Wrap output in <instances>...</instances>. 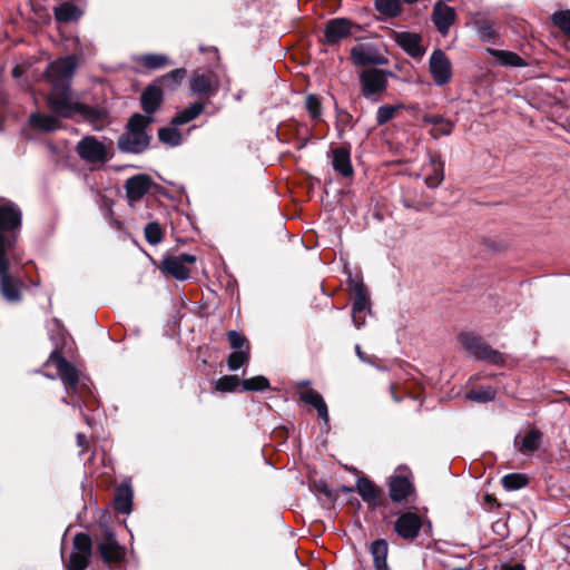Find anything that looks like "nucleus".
Returning a JSON list of instances; mask_svg holds the SVG:
<instances>
[{"mask_svg":"<svg viewBox=\"0 0 570 570\" xmlns=\"http://www.w3.org/2000/svg\"><path fill=\"white\" fill-rule=\"evenodd\" d=\"M154 117L134 114L126 126L125 131L118 138V148L124 153L141 154L150 144V136L147 132Z\"/></svg>","mask_w":570,"mask_h":570,"instance_id":"nucleus-2","label":"nucleus"},{"mask_svg":"<svg viewBox=\"0 0 570 570\" xmlns=\"http://www.w3.org/2000/svg\"><path fill=\"white\" fill-rule=\"evenodd\" d=\"M145 237L150 245H157L163 239V230L158 223H148L145 227Z\"/></svg>","mask_w":570,"mask_h":570,"instance_id":"nucleus-46","label":"nucleus"},{"mask_svg":"<svg viewBox=\"0 0 570 570\" xmlns=\"http://www.w3.org/2000/svg\"><path fill=\"white\" fill-rule=\"evenodd\" d=\"M299 400L311 405L317 412V416L323 425H328V409L323 396L313 389H306L299 393Z\"/></svg>","mask_w":570,"mask_h":570,"instance_id":"nucleus-22","label":"nucleus"},{"mask_svg":"<svg viewBox=\"0 0 570 570\" xmlns=\"http://www.w3.org/2000/svg\"><path fill=\"white\" fill-rule=\"evenodd\" d=\"M91 556L71 552L69 561L67 563L68 570H85L89 566V559Z\"/></svg>","mask_w":570,"mask_h":570,"instance_id":"nucleus-47","label":"nucleus"},{"mask_svg":"<svg viewBox=\"0 0 570 570\" xmlns=\"http://www.w3.org/2000/svg\"><path fill=\"white\" fill-rule=\"evenodd\" d=\"M269 389V381L263 376L257 375L242 381V391H265Z\"/></svg>","mask_w":570,"mask_h":570,"instance_id":"nucleus-43","label":"nucleus"},{"mask_svg":"<svg viewBox=\"0 0 570 570\" xmlns=\"http://www.w3.org/2000/svg\"><path fill=\"white\" fill-rule=\"evenodd\" d=\"M390 391H391V395H392V399L394 402H400L401 401V397H399L396 394H395V391H394V385H391L390 386Z\"/></svg>","mask_w":570,"mask_h":570,"instance_id":"nucleus-56","label":"nucleus"},{"mask_svg":"<svg viewBox=\"0 0 570 570\" xmlns=\"http://www.w3.org/2000/svg\"><path fill=\"white\" fill-rule=\"evenodd\" d=\"M430 72L438 86L448 83L452 77V66L441 49H435L429 60Z\"/></svg>","mask_w":570,"mask_h":570,"instance_id":"nucleus-13","label":"nucleus"},{"mask_svg":"<svg viewBox=\"0 0 570 570\" xmlns=\"http://www.w3.org/2000/svg\"><path fill=\"white\" fill-rule=\"evenodd\" d=\"M528 482V476L522 473H510L502 478V484L504 489L510 491L519 490L525 487Z\"/></svg>","mask_w":570,"mask_h":570,"instance_id":"nucleus-41","label":"nucleus"},{"mask_svg":"<svg viewBox=\"0 0 570 570\" xmlns=\"http://www.w3.org/2000/svg\"><path fill=\"white\" fill-rule=\"evenodd\" d=\"M29 122L33 128L45 131H55L60 127V121L55 116L40 112L32 114Z\"/></svg>","mask_w":570,"mask_h":570,"instance_id":"nucleus-32","label":"nucleus"},{"mask_svg":"<svg viewBox=\"0 0 570 570\" xmlns=\"http://www.w3.org/2000/svg\"><path fill=\"white\" fill-rule=\"evenodd\" d=\"M186 77V69L185 68H177L171 70L170 72L159 77L155 82H157L160 87L164 85L169 90H175L180 82Z\"/></svg>","mask_w":570,"mask_h":570,"instance_id":"nucleus-35","label":"nucleus"},{"mask_svg":"<svg viewBox=\"0 0 570 570\" xmlns=\"http://www.w3.org/2000/svg\"><path fill=\"white\" fill-rule=\"evenodd\" d=\"M73 552L91 556L92 539L87 533H77L73 538Z\"/></svg>","mask_w":570,"mask_h":570,"instance_id":"nucleus-42","label":"nucleus"},{"mask_svg":"<svg viewBox=\"0 0 570 570\" xmlns=\"http://www.w3.org/2000/svg\"><path fill=\"white\" fill-rule=\"evenodd\" d=\"M158 138L161 142L176 147L181 144V134L175 127H164L158 130Z\"/></svg>","mask_w":570,"mask_h":570,"instance_id":"nucleus-40","label":"nucleus"},{"mask_svg":"<svg viewBox=\"0 0 570 570\" xmlns=\"http://www.w3.org/2000/svg\"><path fill=\"white\" fill-rule=\"evenodd\" d=\"M365 316H366V313H363V314H358L356 316V318H352L356 328H360L365 324Z\"/></svg>","mask_w":570,"mask_h":570,"instance_id":"nucleus-54","label":"nucleus"},{"mask_svg":"<svg viewBox=\"0 0 570 570\" xmlns=\"http://www.w3.org/2000/svg\"><path fill=\"white\" fill-rule=\"evenodd\" d=\"M332 166L343 177L353 175V166L351 164V153L345 147L334 148L332 150Z\"/></svg>","mask_w":570,"mask_h":570,"instance_id":"nucleus-24","label":"nucleus"},{"mask_svg":"<svg viewBox=\"0 0 570 570\" xmlns=\"http://www.w3.org/2000/svg\"><path fill=\"white\" fill-rule=\"evenodd\" d=\"M452 570H465V569H463V568H455V569H452Z\"/></svg>","mask_w":570,"mask_h":570,"instance_id":"nucleus-61","label":"nucleus"},{"mask_svg":"<svg viewBox=\"0 0 570 570\" xmlns=\"http://www.w3.org/2000/svg\"><path fill=\"white\" fill-rule=\"evenodd\" d=\"M350 286L355 295L352 306V318H356L358 314L370 312V299L362 282L351 279Z\"/></svg>","mask_w":570,"mask_h":570,"instance_id":"nucleus-23","label":"nucleus"},{"mask_svg":"<svg viewBox=\"0 0 570 570\" xmlns=\"http://www.w3.org/2000/svg\"><path fill=\"white\" fill-rule=\"evenodd\" d=\"M552 22L562 31L570 35V10H563L553 13Z\"/></svg>","mask_w":570,"mask_h":570,"instance_id":"nucleus-50","label":"nucleus"},{"mask_svg":"<svg viewBox=\"0 0 570 570\" xmlns=\"http://www.w3.org/2000/svg\"><path fill=\"white\" fill-rule=\"evenodd\" d=\"M390 497L395 502L405 500L414 490L412 472L406 465H399L389 481Z\"/></svg>","mask_w":570,"mask_h":570,"instance_id":"nucleus-10","label":"nucleus"},{"mask_svg":"<svg viewBox=\"0 0 570 570\" xmlns=\"http://www.w3.org/2000/svg\"><path fill=\"white\" fill-rule=\"evenodd\" d=\"M394 75L391 71L366 68L358 73L361 96L371 102H379L387 91L389 77Z\"/></svg>","mask_w":570,"mask_h":570,"instance_id":"nucleus-5","label":"nucleus"},{"mask_svg":"<svg viewBox=\"0 0 570 570\" xmlns=\"http://www.w3.org/2000/svg\"><path fill=\"white\" fill-rule=\"evenodd\" d=\"M190 96L199 99H209L217 95L220 88V80L213 71L196 70L188 81Z\"/></svg>","mask_w":570,"mask_h":570,"instance_id":"nucleus-7","label":"nucleus"},{"mask_svg":"<svg viewBox=\"0 0 570 570\" xmlns=\"http://www.w3.org/2000/svg\"><path fill=\"white\" fill-rule=\"evenodd\" d=\"M205 109V105L200 101L193 102L189 107L179 110L171 119L173 126H183L196 119Z\"/></svg>","mask_w":570,"mask_h":570,"instance_id":"nucleus-27","label":"nucleus"},{"mask_svg":"<svg viewBox=\"0 0 570 570\" xmlns=\"http://www.w3.org/2000/svg\"><path fill=\"white\" fill-rule=\"evenodd\" d=\"M308 384H309V382H308V381H302V382H299V384H298V385H299V386H307Z\"/></svg>","mask_w":570,"mask_h":570,"instance_id":"nucleus-58","label":"nucleus"},{"mask_svg":"<svg viewBox=\"0 0 570 570\" xmlns=\"http://www.w3.org/2000/svg\"><path fill=\"white\" fill-rule=\"evenodd\" d=\"M197 257L193 254H180L165 257L159 266L164 274L173 276L177 281H186L190 277L189 265L195 264Z\"/></svg>","mask_w":570,"mask_h":570,"instance_id":"nucleus-9","label":"nucleus"},{"mask_svg":"<svg viewBox=\"0 0 570 570\" xmlns=\"http://www.w3.org/2000/svg\"><path fill=\"white\" fill-rule=\"evenodd\" d=\"M351 58L356 66L383 65L386 62L376 47L370 43L355 46L351 51Z\"/></svg>","mask_w":570,"mask_h":570,"instance_id":"nucleus-15","label":"nucleus"},{"mask_svg":"<svg viewBox=\"0 0 570 570\" xmlns=\"http://www.w3.org/2000/svg\"><path fill=\"white\" fill-rule=\"evenodd\" d=\"M98 550L106 563L119 562L126 554L125 548L119 544L116 538L110 542L101 543Z\"/></svg>","mask_w":570,"mask_h":570,"instance_id":"nucleus-26","label":"nucleus"},{"mask_svg":"<svg viewBox=\"0 0 570 570\" xmlns=\"http://www.w3.org/2000/svg\"><path fill=\"white\" fill-rule=\"evenodd\" d=\"M23 72H24L23 67H22V66H20V65H17V66H14V67H13V69H12V77H13L14 79L19 80V79L22 77Z\"/></svg>","mask_w":570,"mask_h":570,"instance_id":"nucleus-55","label":"nucleus"},{"mask_svg":"<svg viewBox=\"0 0 570 570\" xmlns=\"http://www.w3.org/2000/svg\"><path fill=\"white\" fill-rule=\"evenodd\" d=\"M371 554L373 557L374 567L376 570H389L387 558V543L385 540L380 539L371 543Z\"/></svg>","mask_w":570,"mask_h":570,"instance_id":"nucleus-31","label":"nucleus"},{"mask_svg":"<svg viewBox=\"0 0 570 570\" xmlns=\"http://www.w3.org/2000/svg\"><path fill=\"white\" fill-rule=\"evenodd\" d=\"M404 106L402 104L399 105H383L379 107L376 111L375 121L377 126H383L393 119L396 112L403 109Z\"/></svg>","mask_w":570,"mask_h":570,"instance_id":"nucleus-38","label":"nucleus"},{"mask_svg":"<svg viewBox=\"0 0 570 570\" xmlns=\"http://www.w3.org/2000/svg\"><path fill=\"white\" fill-rule=\"evenodd\" d=\"M424 183L429 188H436L444 179V163L438 155H430L429 163L424 165Z\"/></svg>","mask_w":570,"mask_h":570,"instance_id":"nucleus-21","label":"nucleus"},{"mask_svg":"<svg viewBox=\"0 0 570 570\" xmlns=\"http://www.w3.org/2000/svg\"><path fill=\"white\" fill-rule=\"evenodd\" d=\"M495 390L491 385L481 386L478 390H471L466 392L465 396L468 400L478 403H488L494 400Z\"/></svg>","mask_w":570,"mask_h":570,"instance_id":"nucleus-36","label":"nucleus"},{"mask_svg":"<svg viewBox=\"0 0 570 570\" xmlns=\"http://www.w3.org/2000/svg\"><path fill=\"white\" fill-rule=\"evenodd\" d=\"M22 213L17 204L0 197V234L17 240V233L21 228Z\"/></svg>","mask_w":570,"mask_h":570,"instance_id":"nucleus-8","label":"nucleus"},{"mask_svg":"<svg viewBox=\"0 0 570 570\" xmlns=\"http://www.w3.org/2000/svg\"><path fill=\"white\" fill-rule=\"evenodd\" d=\"M78 156L89 164L106 163L108 160L107 148L94 136H86L76 146Z\"/></svg>","mask_w":570,"mask_h":570,"instance_id":"nucleus-11","label":"nucleus"},{"mask_svg":"<svg viewBox=\"0 0 570 570\" xmlns=\"http://www.w3.org/2000/svg\"><path fill=\"white\" fill-rule=\"evenodd\" d=\"M153 180L148 175H135L126 180L125 189L130 205L142 199V197L150 190Z\"/></svg>","mask_w":570,"mask_h":570,"instance_id":"nucleus-17","label":"nucleus"},{"mask_svg":"<svg viewBox=\"0 0 570 570\" xmlns=\"http://www.w3.org/2000/svg\"><path fill=\"white\" fill-rule=\"evenodd\" d=\"M423 121L433 126L431 136L434 139H439L443 136H450L454 127V124L450 119H446L441 115L424 116Z\"/></svg>","mask_w":570,"mask_h":570,"instance_id":"nucleus-25","label":"nucleus"},{"mask_svg":"<svg viewBox=\"0 0 570 570\" xmlns=\"http://www.w3.org/2000/svg\"><path fill=\"white\" fill-rule=\"evenodd\" d=\"M250 357V348H245V351H234L227 357V366L228 370L235 372L239 370L243 365L248 363Z\"/></svg>","mask_w":570,"mask_h":570,"instance_id":"nucleus-39","label":"nucleus"},{"mask_svg":"<svg viewBox=\"0 0 570 570\" xmlns=\"http://www.w3.org/2000/svg\"><path fill=\"white\" fill-rule=\"evenodd\" d=\"M374 8L385 18H396L402 13V0H374Z\"/></svg>","mask_w":570,"mask_h":570,"instance_id":"nucleus-34","label":"nucleus"},{"mask_svg":"<svg viewBox=\"0 0 570 570\" xmlns=\"http://www.w3.org/2000/svg\"><path fill=\"white\" fill-rule=\"evenodd\" d=\"M546 440L541 430H519L514 436V448L522 455H532L542 450Z\"/></svg>","mask_w":570,"mask_h":570,"instance_id":"nucleus-12","label":"nucleus"},{"mask_svg":"<svg viewBox=\"0 0 570 570\" xmlns=\"http://www.w3.org/2000/svg\"><path fill=\"white\" fill-rule=\"evenodd\" d=\"M239 386L242 382L237 375H224L215 382V389L219 392H234Z\"/></svg>","mask_w":570,"mask_h":570,"instance_id":"nucleus-44","label":"nucleus"},{"mask_svg":"<svg viewBox=\"0 0 570 570\" xmlns=\"http://www.w3.org/2000/svg\"><path fill=\"white\" fill-rule=\"evenodd\" d=\"M163 89L157 82H153L146 87L140 97V105L142 110L151 116L155 114L163 102Z\"/></svg>","mask_w":570,"mask_h":570,"instance_id":"nucleus-20","label":"nucleus"},{"mask_svg":"<svg viewBox=\"0 0 570 570\" xmlns=\"http://www.w3.org/2000/svg\"><path fill=\"white\" fill-rule=\"evenodd\" d=\"M132 505V491L128 485H122L117 489L115 497V509L124 514L131 512Z\"/></svg>","mask_w":570,"mask_h":570,"instance_id":"nucleus-33","label":"nucleus"},{"mask_svg":"<svg viewBox=\"0 0 570 570\" xmlns=\"http://www.w3.org/2000/svg\"><path fill=\"white\" fill-rule=\"evenodd\" d=\"M352 22L346 18H335L326 22L324 37L326 45H336L351 35Z\"/></svg>","mask_w":570,"mask_h":570,"instance_id":"nucleus-18","label":"nucleus"},{"mask_svg":"<svg viewBox=\"0 0 570 570\" xmlns=\"http://www.w3.org/2000/svg\"><path fill=\"white\" fill-rule=\"evenodd\" d=\"M355 352H356L357 357H358L362 362L373 365V363H372V361L370 360V357H368L364 352H362V350H361L360 345H355Z\"/></svg>","mask_w":570,"mask_h":570,"instance_id":"nucleus-52","label":"nucleus"},{"mask_svg":"<svg viewBox=\"0 0 570 570\" xmlns=\"http://www.w3.org/2000/svg\"><path fill=\"white\" fill-rule=\"evenodd\" d=\"M227 338L229 346L234 351H245V348H249V343L246 337L237 331H229L227 333Z\"/></svg>","mask_w":570,"mask_h":570,"instance_id":"nucleus-48","label":"nucleus"},{"mask_svg":"<svg viewBox=\"0 0 570 570\" xmlns=\"http://www.w3.org/2000/svg\"><path fill=\"white\" fill-rule=\"evenodd\" d=\"M305 107L309 116L314 120H318L322 116V105L317 96L308 95L305 99Z\"/></svg>","mask_w":570,"mask_h":570,"instance_id":"nucleus-49","label":"nucleus"},{"mask_svg":"<svg viewBox=\"0 0 570 570\" xmlns=\"http://www.w3.org/2000/svg\"><path fill=\"white\" fill-rule=\"evenodd\" d=\"M481 28L483 29V26H482ZM484 28H485V29H490V28H491V26H490L489 23H484Z\"/></svg>","mask_w":570,"mask_h":570,"instance_id":"nucleus-59","label":"nucleus"},{"mask_svg":"<svg viewBox=\"0 0 570 570\" xmlns=\"http://www.w3.org/2000/svg\"><path fill=\"white\" fill-rule=\"evenodd\" d=\"M394 40L412 58H421L425 53V49L422 46V37L416 32H395Z\"/></svg>","mask_w":570,"mask_h":570,"instance_id":"nucleus-19","label":"nucleus"},{"mask_svg":"<svg viewBox=\"0 0 570 570\" xmlns=\"http://www.w3.org/2000/svg\"><path fill=\"white\" fill-rule=\"evenodd\" d=\"M431 20L436 30L442 36H446L451 26L456 20V12L454 8L445 4L443 1H438L433 7Z\"/></svg>","mask_w":570,"mask_h":570,"instance_id":"nucleus-14","label":"nucleus"},{"mask_svg":"<svg viewBox=\"0 0 570 570\" xmlns=\"http://www.w3.org/2000/svg\"><path fill=\"white\" fill-rule=\"evenodd\" d=\"M490 55L495 61L504 67H525L527 62L523 58L512 51L489 49Z\"/></svg>","mask_w":570,"mask_h":570,"instance_id":"nucleus-30","label":"nucleus"},{"mask_svg":"<svg viewBox=\"0 0 570 570\" xmlns=\"http://www.w3.org/2000/svg\"><path fill=\"white\" fill-rule=\"evenodd\" d=\"M116 538L112 530L106 524H100L97 529L94 530L92 540L96 542L97 548H100L101 543L110 542Z\"/></svg>","mask_w":570,"mask_h":570,"instance_id":"nucleus-45","label":"nucleus"},{"mask_svg":"<svg viewBox=\"0 0 570 570\" xmlns=\"http://www.w3.org/2000/svg\"><path fill=\"white\" fill-rule=\"evenodd\" d=\"M90 438L87 436L85 433H78L77 434V444L79 448H82L85 450H88L90 448ZM83 452H81L82 454Z\"/></svg>","mask_w":570,"mask_h":570,"instance_id":"nucleus-51","label":"nucleus"},{"mask_svg":"<svg viewBox=\"0 0 570 570\" xmlns=\"http://www.w3.org/2000/svg\"><path fill=\"white\" fill-rule=\"evenodd\" d=\"M138 62H140L144 67H146L149 70L160 69L167 65H169V59L165 55L160 53H149L140 56L137 59Z\"/></svg>","mask_w":570,"mask_h":570,"instance_id":"nucleus-37","label":"nucleus"},{"mask_svg":"<svg viewBox=\"0 0 570 570\" xmlns=\"http://www.w3.org/2000/svg\"><path fill=\"white\" fill-rule=\"evenodd\" d=\"M420 0H402L403 3L405 4H414L416 2H419Z\"/></svg>","mask_w":570,"mask_h":570,"instance_id":"nucleus-57","label":"nucleus"},{"mask_svg":"<svg viewBox=\"0 0 570 570\" xmlns=\"http://www.w3.org/2000/svg\"><path fill=\"white\" fill-rule=\"evenodd\" d=\"M212 50H213V52H214L215 55L217 53V49H216V48H213Z\"/></svg>","mask_w":570,"mask_h":570,"instance_id":"nucleus-60","label":"nucleus"},{"mask_svg":"<svg viewBox=\"0 0 570 570\" xmlns=\"http://www.w3.org/2000/svg\"><path fill=\"white\" fill-rule=\"evenodd\" d=\"M356 490L363 501L370 504H376L380 500V490L367 478H358L356 481Z\"/></svg>","mask_w":570,"mask_h":570,"instance_id":"nucleus-28","label":"nucleus"},{"mask_svg":"<svg viewBox=\"0 0 570 570\" xmlns=\"http://www.w3.org/2000/svg\"><path fill=\"white\" fill-rule=\"evenodd\" d=\"M53 13L56 20L62 23L77 21L82 16V11L71 2H63L55 7Z\"/></svg>","mask_w":570,"mask_h":570,"instance_id":"nucleus-29","label":"nucleus"},{"mask_svg":"<svg viewBox=\"0 0 570 570\" xmlns=\"http://www.w3.org/2000/svg\"><path fill=\"white\" fill-rule=\"evenodd\" d=\"M53 325L59 330L60 333L59 340H56L53 336H51V340L55 341V350L51 352L48 363L56 366L57 375L62 381L66 393L68 395L78 393L81 383V374L61 355L59 348L65 344L66 336L58 320H53Z\"/></svg>","mask_w":570,"mask_h":570,"instance_id":"nucleus-3","label":"nucleus"},{"mask_svg":"<svg viewBox=\"0 0 570 570\" xmlns=\"http://www.w3.org/2000/svg\"><path fill=\"white\" fill-rule=\"evenodd\" d=\"M460 342L464 350L475 360L485 361L494 365H501L505 362V356L492 348L481 336L473 333H463L460 335Z\"/></svg>","mask_w":570,"mask_h":570,"instance_id":"nucleus-6","label":"nucleus"},{"mask_svg":"<svg viewBox=\"0 0 570 570\" xmlns=\"http://www.w3.org/2000/svg\"><path fill=\"white\" fill-rule=\"evenodd\" d=\"M14 248V238H7L0 234V291L3 297L16 303L21 298L22 283L9 273L8 253Z\"/></svg>","mask_w":570,"mask_h":570,"instance_id":"nucleus-4","label":"nucleus"},{"mask_svg":"<svg viewBox=\"0 0 570 570\" xmlns=\"http://www.w3.org/2000/svg\"><path fill=\"white\" fill-rule=\"evenodd\" d=\"M500 570H525L522 563H504Z\"/></svg>","mask_w":570,"mask_h":570,"instance_id":"nucleus-53","label":"nucleus"},{"mask_svg":"<svg viewBox=\"0 0 570 570\" xmlns=\"http://www.w3.org/2000/svg\"><path fill=\"white\" fill-rule=\"evenodd\" d=\"M422 527L421 518L414 512H404L395 521V532L405 540H413L417 537Z\"/></svg>","mask_w":570,"mask_h":570,"instance_id":"nucleus-16","label":"nucleus"},{"mask_svg":"<svg viewBox=\"0 0 570 570\" xmlns=\"http://www.w3.org/2000/svg\"><path fill=\"white\" fill-rule=\"evenodd\" d=\"M77 59L67 56L50 62L45 71V78L51 89L47 101L51 111L62 118H70L80 114L87 119H97L100 112L92 107L82 105L75 100L71 90V79L77 69Z\"/></svg>","mask_w":570,"mask_h":570,"instance_id":"nucleus-1","label":"nucleus"}]
</instances>
